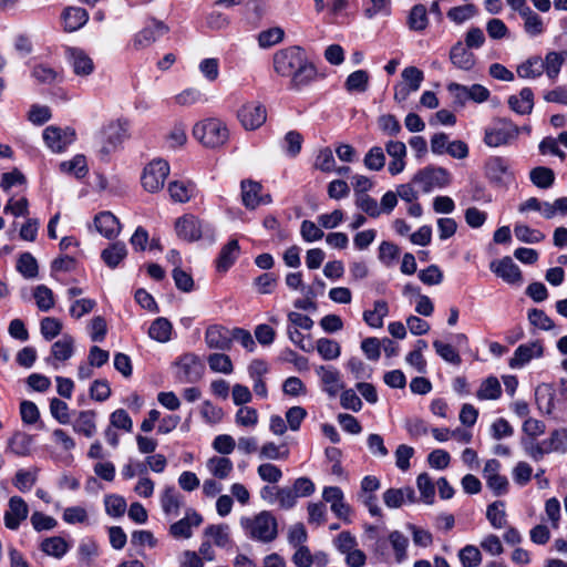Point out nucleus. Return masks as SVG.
Instances as JSON below:
<instances>
[{
    "mask_svg": "<svg viewBox=\"0 0 567 567\" xmlns=\"http://www.w3.org/2000/svg\"><path fill=\"white\" fill-rule=\"evenodd\" d=\"M274 69L277 74L289 78V87L300 91L317 78V70L300 47H289L274 55Z\"/></svg>",
    "mask_w": 567,
    "mask_h": 567,
    "instance_id": "obj_1",
    "label": "nucleus"
},
{
    "mask_svg": "<svg viewBox=\"0 0 567 567\" xmlns=\"http://www.w3.org/2000/svg\"><path fill=\"white\" fill-rule=\"evenodd\" d=\"M246 537L251 540L269 544L278 537V520L269 511H261L239 520Z\"/></svg>",
    "mask_w": 567,
    "mask_h": 567,
    "instance_id": "obj_2",
    "label": "nucleus"
},
{
    "mask_svg": "<svg viewBox=\"0 0 567 567\" xmlns=\"http://www.w3.org/2000/svg\"><path fill=\"white\" fill-rule=\"evenodd\" d=\"M193 136L202 146L216 150L227 144L229 130L221 120L209 117L194 125Z\"/></svg>",
    "mask_w": 567,
    "mask_h": 567,
    "instance_id": "obj_3",
    "label": "nucleus"
},
{
    "mask_svg": "<svg viewBox=\"0 0 567 567\" xmlns=\"http://www.w3.org/2000/svg\"><path fill=\"white\" fill-rule=\"evenodd\" d=\"M520 128L506 118H497L485 128L484 143L488 147L511 144L519 135Z\"/></svg>",
    "mask_w": 567,
    "mask_h": 567,
    "instance_id": "obj_4",
    "label": "nucleus"
},
{
    "mask_svg": "<svg viewBox=\"0 0 567 567\" xmlns=\"http://www.w3.org/2000/svg\"><path fill=\"white\" fill-rule=\"evenodd\" d=\"M127 137V125L121 120L111 121L99 132L100 153L107 156L116 151Z\"/></svg>",
    "mask_w": 567,
    "mask_h": 567,
    "instance_id": "obj_5",
    "label": "nucleus"
},
{
    "mask_svg": "<svg viewBox=\"0 0 567 567\" xmlns=\"http://www.w3.org/2000/svg\"><path fill=\"white\" fill-rule=\"evenodd\" d=\"M169 174V165L165 159L155 158L145 165L141 183L143 188L148 193L159 192L165 184Z\"/></svg>",
    "mask_w": 567,
    "mask_h": 567,
    "instance_id": "obj_6",
    "label": "nucleus"
},
{
    "mask_svg": "<svg viewBox=\"0 0 567 567\" xmlns=\"http://www.w3.org/2000/svg\"><path fill=\"white\" fill-rule=\"evenodd\" d=\"M177 236L185 241L199 240L204 235L214 236L210 227L193 215H184L175 221Z\"/></svg>",
    "mask_w": 567,
    "mask_h": 567,
    "instance_id": "obj_7",
    "label": "nucleus"
},
{
    "mask_svg": "<svg viewBox=\"0 0 567 567\" xmlns=\"http://www.w3.org/2000/svg\"><path fill=\"white\" fill-rule=\"evenodd\" d=\"M43 141L53 153L64 152L76 140V133L72 127L50 125L43 131Z\"/></svg>",
    "mask_w": 567,
    "mask_h": 567,
    "instance_id": "obj_8",
    "label": "nucleus"
},
{
    "mask_svg": "<svg viewBox=\"0 0 567 567\" xmlns=\"http://www.w3.org/2000/svg\"><path fill=\"white\" fill-rule=\"evenodd\" d=\"M415 184L422 187L424 193H429L434 188H442L451 183V175L443 167H425L420 171L413 178Z\"/></svg>",
    "mask_w": 567,
    "mask_h": 567,
    "instance_id": "obj_9",
    "label": "nucleus"
},
{
    "mask_svg": "<svg viewBox=\"0 0 567 567\" xmlns=\"http://www.w3.org/2000/svg\"><path fill=\"white\" fill-rule=\"evenodd\" d=\"M402 81L394 86V100L398 103L406 101L411 93L416 92L424 79L423 72L416 66H408L402 73Z\"/></svg>",
    "mask_w": 567,
    "mask_h": 567,
    "instance_id": "obj_10",
    "label": "nucleus"
},
{
    "mask_svg": "<svg viewBox=\"0 0 567 567\" xmlns=\"http://www.w3.org/2000/svg\"><path fill=\"white\" fill-rule=\"evenodd\" d=\"M237 117L245 130L255 131L265 124L267 111L259 102H248L240 106Z\"/></svg>",
    "mask_w": 567,
    "mask_h": 567,
    "instance_id": "obj_11",
    "label": "nucleus"
},
{
    "mask_svg": "<svg viewBox=\"0 0 567 567\" xmlns=\"http://www.w3.org/2000/svg\"><path fill=\"white\" fill-rule=\"evenodd\" d=\"M176 365V377L181 382H196L202 378L203 363L199 358L193 353L182 355Z\"/></svg>",
    "mask_w": 567,
    "mask_h": 567,
    "instance_id": "obj_12",
    "label": "nucleus"
},
{
    "mask_svg": "<svg viewBox=\"0 0 567 567\" xmlns=\"http://www.w3.org/2000/svg\"><path fill=\"white\" fill-rule=\"evenodd\" d=\"M501 463L495 460H488L483 470V477L486 485L491 488L496 496L505 495L508 491V481L505 476L499 474Z\"/></svg>",
    "mask_w": 567,
    "mask_h": 567,
    "instance_id": "obj_13",
    "label": "nucleus"
},
{
    "mask_svg": "<svg viewBox=\"0 0 567 567\" xmlns=\"http://www.w3.org/2000/svg\"><path fill=\"white\" fill-rule=\"evenodd\" d=\"M65 54L75 75L86 78L94 72V62L84 50L80 48H68Z\"/></svg>",
    "mask_w": 567,
    "mask_h": 567,
    "instance_id": "obj_14",
    "label": "nucleus"
},
{
    "mask_svg": "<svg viewBox=\"0 0 567 567\" xmlns=\"http://www.w3.org/2000/svg\"><path fill=\"white\" fill-rule=\"evenodd\" d=\"M29 507L20 496H12L8 502V509L4 513V525L11 530H17L20 524L27 519Z\"/></svg>",
    "mask_w": 567,
    "mask_h": 567,
    "instance_id": "obj_15",
    "label": "nucleus"
},
{
    "mask_svg": "<svg viewBox=\"0 0 567 567\" xmlns=\"http://www.w3.org/2000/svg\"><path fill=\"white\" fill-rule=\"evenodd\" d=\"M544 354V347L540 341H533L525 344H520L514 352V355L509 360V367L512 369H520L533 359H538Z\"/></svg>",
    "mask_w": 567,
    "mask_h": 567,
    "instance_id": "obj_16",
    "label": "nucleus"
},
{
    "mask_svg": "<svg viewBox=\"0 0 567 567\" xmlns=\"http://www.w3.org/2000/svg\"><path fill=\"white\" fill-rule=\"evenodd\" d=\"M203 522V517L195 509L188 508L185 516L169 526V534L176 538H190L193 528L198 527Z\"/></svg>",
    "mask_w": 567,
    "mask_h": 567,
    "instance_id": "obj_17",
    "label": "nucleus"
},
{
    "mask_svg": "<svg viewBox=\"0 0 567 567\" xmlns=\"http://www.w3.org/2000/svg\"><path fill=\"white\" fill-rule=\"evenodd\" d=\"M491 270L504 281L511 285L522 282V272L519 267L512 260L511 257H504L499 260H494L489 266Z\"/></svg>",
    "mask_w": 567,
    "mask_h": 567,
    "instance_id": "obj_18",
    "label": "nucleus"
},
{
    "mask_svg": "<svg viewBox=\"0 0 567 567\" xmlns=\"http://www.w3.org/2000/svg\"><path fill=\"white\" fill-rule=\"evenodd\" d=\"M486 175L492 181L498 184H508L514 179L513 172L511 171V165L507 159L495 156L487 161L486 163Z\"/></svg>",
    "mask_w": 567,
    "mask_h": 567,
    "instance_id": "obj_19",
    "label": "nucleus"
},
{
    "mask_svg": "<svg viewBox=\"0 0 567 567\" xmlns=\"http://www.w3.org/2000/svg\"><path fill=\"white\" fill-rule=\"evenodd\" d=\"M205 342L210 349L229 350L231 348V330L217 324L209 326L205 332Z\"/></svg>",
    "mask_w": 567,
    "mask_h": 567,
    "instance_id": "obj_20",
    "label": "nucleus"
},
{
    "mask_svg": "<svg viewBox=\"0 0 567 567\" xmlns=\"http://www.w3.org/2000/svg\"><path fill=\"white\" fill-rule=\"evenodd\" d=\"M316 373L320 378L324 391L330 396H336L343 388L340 372L331 365H320L316 368Z\"/></svg>",
    "mask_w": 567,
    "mask_h": 567,
    "instance_id": "obj_21",
    "label": "nucleus"
},
{
    "mask_svg": "<svg viewBox=\"0 0 567 567\" xmlns=\"http://www.w3.org/2000/svg\"><path fill=\"white\" fill-rule=\"evenodd\" d=\"M385 151L391 157V162L389 163V172L391 175H398L405 168V156H406V146L403 142L400 141H389L385 144Z\"/></svg>",
    "mask_w": 567,
    "mask_h": 567,
    "instance_id": "obj_22",
    "label": "nucleus"
},
{
    "mask_svg": "<svg viewBox=\"0 0 567 567\" xmlns=\"http://www.w3.org/2000/svg\"><path fill=\"white\" fill-rule=\"evenodd\" d=\"M240 254V246L237 239H230L225 244L216 259V269L218 272H226L237 260Z\"/></svg>",
    "mask_w": 567,
    "mask_h": 567,
    "instance_id": "obj_23",
    "label": "nucleus"
},
{
    "mask_svg": "<svg viewBox=\"0 0 567 567\" xmlns=\"http://www.w3.org/2000/svg\"><path fill=\"white\" fill-rule=\"evenodd\" d=\"M89 19L85 9L79 7L65 8L61 14L64 31L74 32L81 29Z\"/></svg>",
    "mask_w": 567,
    "mask_h": 567,
    "instance_id": "obj_24",
    "label": "nucleus"
},
{
    "mask_svg": "<svg viewBox=\"0 0 567 567\" xmlns=\"http://www.w3.org/2000/svg\"><path fill=\"white\" fill-rule=\"evenodd\" d=\"M261 185L257 182L252 181H244L241 182V198L243 204L249 208L255 209L261 203H269L270 197L266 196L265 198L260 196Z\"/></svg>",
    "mask_w": 567,
    "mask_h": 567,
    "instance_id": "obj_25",
    "label": "nucleus"
},
{
    "mask_svg": "<svg viewBox=\"0 0 567 567\" xmlns=\"http://www.w3.org/2000/svg\"><path fill=\"white\" fill-rule=\"evenodd\" d=\"M96 230L105 238H114L121 231L118 219L111 212H102L94 218Z\"/></svg>",
    "mask_w": 567,
    "mask_h": 567,
    "instance_id": "obj_26",
    "label": "nucleus"
},
{
    "mask_svg": "<svg viewBox=\"0 0 567 567\" xmlns=\"http://www.w3.org/2000/svg\"><path fill=\"white\" fill-rule=\"evenodd\" d=\"M161 506L167 517H177L183 506V496L175 487L167 486L161 495Z\"/></svg>",
    "mask_w": 567,
    "mask_h": 567,
    "instance_id": "obj_27",
    "label": "nucleus"
},
{
    "mask_svg": "<svg viewBox=\"0 0 567 567\" xmlns=\"http://www.w3.org/2000/svg\"><path fill=\"white\" fill-rule=\"evenodd\" d=\"M167 32V27L162 22H153L152 24L142 29L134 38V47L143 49L152 44L156 39Z\"/></svg>",
    "mask_w": 567,
    "mask_h": 567,
    "instance_id": "obj_28",
    "label": "nucleus"
},
{
    "mask_svg": "<svg viewBox=\"0 0 567 567\" xmlns=\"http://www.w3.org/2000/svg\"><path fill=\"white\" fill-rule=\"evenodd\" d=\"M416 497L412 487L389 488L383 493V502L389 508H399L404 503H415Z\"/></svg>",
    "mask_w": 567,
    "mask_h": 567,
    "instance_id": "obj_29",
    "label": "nucleus"
},
{
    "mask_svg": "<svg viewBox=\"0 0 567 567\" xmlns=\"http://www.w3.org/2000/svg\"><path fill=\"white\" fill-rule=\"evenodd\" d=\"M206 468L214 478L223 481L229 477L234 471V464L226 456L215 455L206 461Z\"/></svg>",
    "mask_w": 567,
    "mask_h": 567,
    "instance_id": "obj_30",
    "label": "nucleus"
},
{
    "mask_svg": "<svg viewBox=\"0 0 567 567\" xmlns=\"http://www.w3.org/2000/svg\"><path fill=\"white\" fill-rule=\"evenodd\" d=\"M451 62L458 69L470 71L475 65L474 54L462 42H456L450 52Z\"/></svg>",
    "mask_w": 567,
    "mask_h": 567,
    "instance_id": "obj_31",
    "label": "nucleus"
},
{
    "mask_svg": "<svg viewBox=\"0 0 567 567\" xmlns=\"http://www.w3.org/2000/svg\"><path fill=\"white\" fill-rule=\"evenodd\" d=\"M32 444V435L25 432H16L8 441V451L17 456H28L31 454Z\"/></svg>",
    "mask_w": 567,
    "mask_h": 567,
    "instance_id": "obj_32",
    "label": "nucleus"
},
{
    "mask_svg": "<svg viewBox=\"0 0 567 567\" xmlns=\"http://www.w3.org/2000/svg\"><path fill=\"white\" fill-rule=\"evenodd\" d=\"M517 75L524 80H536L544 73L543 61L538 55H533L519 63L516 68Z\"/></svg>",
    "mask_w": 567,
    "mask_h": 567,
    "instance_id": "obj_33",
    "label": "nucleus"
},
{
    "mask_svg": "<svg viewBox=\"0 0 567 567\" xmlns=\"http://www.w3.org/2000/svg\"><path fill=\"white\" fill-rule=\"evenodd\" d=\"M508 104L518 114H529L534 106V93L529 87H524L518 95L509 96Z\"/></svg>",
    "mask_w": 567,
    "mask_h": 567,
    "instance_id": "obj_34",
    "label": "nucleus"
},
{
    "mask_svg": "<svg viewBox=\"0 0 567 567\" xmlns=\"http://www.w3.org/2000/svg\"><path fill=\"white\" fill-rule=\"evenodd\" d=\"M95 416L93 411L79 412L78 417L72 424L73 430L86 437H92L96 432Z\"/></svg>",
    "mask_w": 567,
    "mask_h": 567,
    "instance_id": "obj_35",
    "label": "nucleus"
},
{
    "mask_svg": "<svg viewBox=\"0 0 567 567\" xmlns=\"http://www.w3.org/2000/svg\"><path fill=\"white\" fill-rule=\"evenodd\" d=\"M40 548L48 556L60 559L68 553L70 545L63 537L52 536L43 539Z\"/></svg>",
    "mask_w": 567,
    "mask_h": 567,
    "instance_id": "obj_36",
    "label": "nucleus"
},
{
    "mask_svg": "<svg viewBox=\"0 0 567 567\" xmlns=\"http://www.w3.org/2000/svg\"><path fill=\"white\" fill-rule=\"evenodd\" d=\"M127 256V249L124 243L116 241L103 249L101 258L110 268H115Z\"/></svg>",
    "mask_w": 567,
    "mask_h": 567,
    "instance_id": "obj_37",
    "label": "nucleus"
},
{
    "mask_svg": "<svg viewBox=\"0 0 567 567\" xmlns=\"http://www.w3.org/2000/svg\"><path fill=\"white\" fill-rule=\"evenodd\" d=\"M389 315V307L386 301L377 300L373 303L372 310H365L363 312V320L371 328H381L383 326V319Z\"/></svg>",
    "mask_w": 567,
    "mask_h": 567,
    "instance_id": "obj_38",
    "label": "nucleus"
},
{
    "mask_svg": "<svg viewBox=\"0 0 567 567\" xmlns=\"http://www.w3.org/2000/svg\"><path fill=\"white\" fill-rule=\"evenodd\" d=\"M60 171L76 178L84 177L89 172L85 156L78 154L72 159L62 162Z\"/></svg>",
    "mask_w": 567,
    "mask_h": 567,
    "instance_id": "obj_39",
    "label": "nucleus"
},
{
    "mask_svg": "<svg viewBox=\"0 0 567 567\" xmlns=\"http://www.w3.org/2000/svg\"><path fill=\"white\" fill-rule=\"evenodd\" d=\"M543 61L544 72L548 76V79L555 81L561 70L564 64V54L557 51H549L546 53Z\"/></svg>",
    "mask_w": 567,
    "mask_h": 567,
    "instance_id": "obj_40",
    "label": "nucleus"
},
{
    "mask_svg": "<svg viewBox=\"0 0 567 567\" xmlns=\"http://www.w3.org/2000/svg\"><path fill=\"white\" fill-rule=\"evenodd\" d=\"M389 542L393 549L395 560L402 563L408 558L409 539L399 530L389 534Z\"/></svg>",
    "mask_w": 567,
    "mask_h": 567,
    "instance_id": "obj_41",
    "label": "nucleus"
},
{
    "mask_svg": "<svg viewBox=\"0 0 567 567\" xmlns=\"http://www.w3.org/2000/svg\"><path fill=\"white\" fill-rule=\"evenodd\" d=\"M486 517L491 525L501 529L506 526V512H505V503L502 501H496L487 506Z\"/></svg>",
    "mask_w": 567,
    "mask_h": 567,
    "instance_id": "obj_42",
    "label": "nucleus"
},
{
    "mask_svg": "<svg viewBox=\"0 0 567 567\" xmlns=\"http://www.w3.org/2000/svg\"><path fill=\"white\" fill-rule=\"evenodd\" d=\"M171 334L172 324L166 318L155 319L148 329V336L162 343L167 342L171 339Z\"/></svg>",
    "mask_w": 567,
    "mask_h": 567,
    "instance_id": "obj_43",
    "label": "nucleus"
},
{
    "mask_svg": "<svg viewBox=\"0 0 567 567\" xmlns=\"http://www.w3.org/2000/svg\"><path fill=\"white\" fill-rule=\"evenodd\" d=\"M369 73L365 70H357L349 74L346 80L344 86L348 92L363 93L369 86Z\"/></svg>",
    "mask_w": 567,
    "mask_h": 567,
    "instance_id": "obj_44",
    "label": "nucleus"
},
{
    "mask_svg": "<svg viewBox=\"0 0 567 567\" xmlns=\"http://www.w3.org/2000/svg\"><path fill=\"white\" fill-rule=\"evenodd\" d=\"M544 449L549 453L567 451V430L557 429L550 433V436L544 440Z\"/></svg>",
    "mask_w": 567,
    "mask_h": 567,
    "instance_id": "obj_45",
    "label": "nucleus"
},
{
    "mask_svg": "<svg viewBox=\"0 0 567 567\" xmlns=\"http://www.w3.org/2000/svg\"><path fill=\"white\" fill-rule=\"evenodd\" d=\"M316 348L318 353L323 360H336L341 354V347L339 342L328 339V338H320L317 340Z\"/></svg>",
    "mask_w": 567,
    "mask_h": 567,
    "instance_id": "obj_46",
    "label": "nucleus"
},
{
    "mask_svg": "<svg viewBox=\"0 0 567 567\" xmlns=\"http://www.w3.org/2000/svg\"><path fill=\"white\" fill-rule=\"evenodd\" d=\"M502 394L501 383L495 377H488L484 380L476 393L480 400H496Z\"/></svg>",
    "mask_w": 567,
    "mask_h": 567,
    "instance_id": "obj_47",
    "label": "nucleus"
},
{
    "mask_svg": "<svg viewBox=\"0 0 567 567\" xmlns=\"http://www.w3.org/2000/svg\"><path fill=\"white\" fill-rule=\"evenodd\" d=\"M73 339L70 336H63L54 342L51 348L52 357L55 361H66L73 354Z\"/></svg>",
    "mask_w": 567,
    "mask_h": 567,
    "instance_id": "obj_48",
    "label": "nucleus"
},
{
    "mask_svg": "<svg viewBox=\"0 0 567 567\" xmlns=\"http://www.w3.org/2000/svg\"><path fill=\"white\" fill-rule=\"evenodd\" d=\"M17 270L27 279H33L39 274V266L37 259L30 254L24 252L20 255L17 261Z\"/></svg>",
    "mask_w": 567,
    "mask_h": 567,
    "instance_id": "obj_49",
    "label": "nucleus"
},
{
    "mask_svg": "<svg viewBox=\"0 0 567 567\" xmlns=\"http://www.w3.org/2000/svg\"><path fill=\"white\" fill-rule=\"evenodd\" d=\"M62 519L69 525L74 524H90V515L85 507L75 505L69 506L63 511Z\"/></svg>",
    "mask_w": 567,
    "mask_h": 567,
    "instance_id": "obj_50",
    "label": "nucleus"
},
{
    "mask_svg": "<svg viewBox=\"0 0 567 567\" xmlns=\"http://www.w3.org/2000/svg\"><path fill=\"white\" fill-rule=\"evenodd\" d=\"M258 454L261 460H287L289 456V450L285 445H277L274 442H267L259 449Z\"/></svg>",
    "mask_w": 567,
    "mask_h": 567,
    "instance_id": "obj_51",
    "label": "nucleus"
},
{
    "mask_svg": "<svg viewBox=\"0 0 567 567\" xmlns=\"http://www.w3.org/2000/svg\"><path fill=\"white\" fill-rule=\"evenodd\" d=\"M529 177L532 183L539 188H548L555 181V174L553 169L545 166L533 168L529 173Z\"/></svg>",
    "mask_w": 567,
    "mask_h": 567,
    "instance_id": "obj_52",
    "label": "nucleus"
},
{
    "mask_svg": "<svg viewBox=\"0 0 567 567\" xmlns=\"http://www.w3.org/2000/svg\"><path fill=\"white\" fill-rule=\"evenodd\" d=\"M524 19V29L530 37L540 35L544 32L542 18L530 8L520 14Z\"/></svg>",
    "mask_w": 567,
    "mask_h": 567,
    "instance_id": "obj_53",
    "label": "nucleus"
},
{
    "mask_svg": "<svg viewBox=\"0 0 567 567\" xmlns=\"http://www.w3.org/2000/svg\"><path fill=\"white\" fill-rule=\"evenodd\" d=\"M171 198L174 202L185 203L188 202L194 193V186L184 182H172L168 185Z\"/></svg>",
    "mask_w": 567,
    "mask_h": 567,
    "instance_id": "obj_54",
    "label": "nucleus"
},
{
    "mask_svg": "<svg viewBox=\"0 0 567 567\" xmlns=\"http://www.w3.org/2000/svg\"><path fill=\"white\" fill-rule=\"evenodd\" d=\"M416 486L421 495V499L425 504H433L434 502V495H435V487L432 482V478L427 473H421L416 478Z\"/></svg>",
    "mask_w": 567,
    "mask_h": 567,
    "instance_id": "obj_55",
    "label": "nucleus"
},
{
    "mask_svg": "<svg viewBox=\"0 0 567 567\" xmlns=\"http://www.w3.org/2000/svg\"><path fill=\"white\" fill-rule=\"evenodd\" d=\"M259 414L256 409L250 406H241L235 414V422L241 427H255L258 423Z\"/></svg>",
    "mask_w": 567,
    "mask_h": 567,
    "instance_id": "obj_56",
    "label": "nucleus"
},
{
    "mask_svg": "<svg viewBox=\"0 0 567 567\" xmlns=\"http://www.w3.org/2000/svg\"><path fill=\"white\" fill-rule=\"evenodd\" d=\"M207 362L214 372L230 374L234 370L230 358L225 353H213L207 358Z\"/></svg>",
    "mask_w": 567,
    "mask_h": 567,
    "instance_id": "obj_57",
    "label": "nucleus"
},
{
    "mask_svg": "<svg viewBox=\"0 0 567 567\" xmlns=\"http://www.w3.org/2000/svg\"><path fill=\"white\" fill-rule=\"evenodd\" d=\"M458 559L463 567H477L482 563V554L474 545H466L458 551Z\"/></svg>",
    "mask_w": 567,
    "mask_h": 567,
    "instance_id": "obj_58",
    "label": "nucleus"
},
{
    "mask_svg": "<svg viewBox=\"0 0 567 567\" xmlns=\"http://www.w3.org/2000/svg\"><path fill=\"white\" fill-rule=\"evenodd\" d=\"M364 166L370 171H381L385 165V155L380 146H373L365 154Z\"/></svg>",
    "mask_w": 567,
    "mask_h": 567,
    "instance_id": "obj_59",
    "label": "nucleus"
},
{
    "mask_svg": "<svg viewBox=\"0 0 567 567\" xmlns=\"http://www.w3.org/2000/svg\"><path fill=\"white\" fill-rule=\"evenodd\" d=\"M33 297L38 308L42 311H49L54 306L53 292L44 285H39L34 288Z\"/></svg>",
    "mask_w": 567,
    "mask_h": 567,
    "instance_id": "obj_60",
    "label": "nucleus"
},
{
    "mask_svg": "<svg viewBox=\"0 0 567 567\" xmlns=\"http://www.w3.org/2000/svg\"><path fill=\"white\" fill-rule=\"evenodd\" d=\"M514 234L518 240L528 244L539 243L545 238V235L542 231L533 229L524 224H517L514 227Z\"/></svg>",
    "mask_w": 567,
    "mask_h": 567,
    "instance_id": "obj_61",
    "label": "nucleus"
},
{
    "mask_svg": "<svg viewBox=\"0 0 567 567\" xmlns=\"http://www.w3.org/2000/svg\"><path fill=\"white\" fill-rule=\"evenodd\" d=\"M205 535L213 538L218 547H225L229 543V527L224 524L207 526Z\"/></svg>",
    "mask_w": 567,
    "mask_h": 567,
    "instance_id": "obj_62",
    "label": "nucleus"
},
{
    "mask_svg": "<svg viewBox=\"0 0 567 567\" xmlns=\"http://www.w3.org/2000/svg\"><path fill=\"white\" fill-rule=\"evenodd\" d=\"M355 206L372 218H377L381 215L378 202L368 194L358 195Z\"/></svg>",
    "mask_w": 567,
    "mask_h": 567,
    "instance_id": "obj_63",
    "label": "nucleus"
},
{
    "mask_svg": "<svg viewBox=\"0 0 567 567\" xmlns=\"http://www.w3.org/2000/svg\"><path fill=\"white\" fill-rule=\"evenodd\" d=\"M427 22L426 8L423 4L414 6L409 16V27L414 31H422Z\"/></svg>",
    "mask_w": 567,
    "mask_h": 567,
    "instance_id": "obj_64",
    "label": "nucleus"
}]
</instances>
